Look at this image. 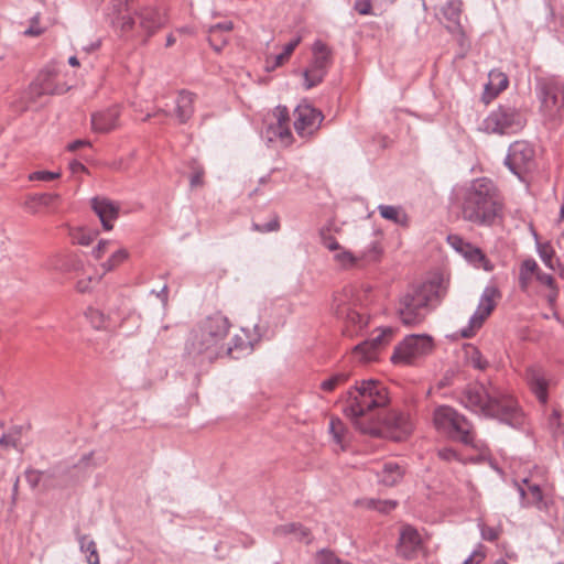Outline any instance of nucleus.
<instances>
[{"label":"nucleus","mask_w":564,"mask_h":564,"mask_svg":"<svg viewBox=\"0 0 564 564\" xmlns=\"http://www.w3.org/2000/svg\"><path fill=\"white\" fill-rule=\"evenodd\" d=\"M527 382L538 400L545 404L547 402V380L542 368L530 367L525 372Z\"/></svg>","instance_id":"26"},{"label":"nucleus","mask_w":564,"mask_h":564,"mask_svg":"<svg viewBox=\"0 0 564 564\" xmlns=\"http://www.w3.org/2000/svg\"><path fill=\"white\" fill-rule=\"evenodd\" d=\"M229 327L228 318L221 313L206 317L189 333L185 355L196 364L212 362L224 356L223 340Z\"/></svg>","instance_id":"4"},{"label":"nucleus","mask_w":564,"mask_h":564,"mask_svg":"<svg viewBox=\"0 0 564 564\" xmlns=\"http://www.w3.org/2000/svg\"><path fill=\"white\" fill-rule=\"evenodd\" d=\"M120 109L112 106L91 115V129L97 133H108L118 127Z\"/></svg>","instance_id":"20"},{"label":"nucleus","mask_w":564,"mask_h":564,"mask_svg":"<svg viewBox=\"0 0 564 564\" xmlns=\"http://www.w3.org/2000/svg\"><path fill=\"white\" fill-rule=\"evenodd\" d=\"M437 456L445 462L458 460V454L451 447H444L437 451Z\"/></svg>","instance_id":"55"},{"label":"nucleus","mask_w":564,"mask_h":564,"mask_svg":"<svg viewBox=\"0 0 564 564\" xmlns=\"http://www.w3.org/2000/svg\"><path fill=\"white\" fill-rule=\"evenodd\" d=\"M57 75L58 70L54 64L46 65L30 84V94L37 98L43 95H62L68 91L70 89L69 86L55 82Z\"/></svg>","instance_id":"13"},{"label":"nucleus","mask_w":564,"mask_h":564,"mask_svg":"<svg viewBox=\"0 0 564 564\" xmlns=\"http://www.w3.org/2000/svg\"><path fill=\"white\" fill-rule=\"evenodd\" d=\"M129 257V252L124 248L117 249L111 253L108 260L101 263V268L104 272H109L115 270L121 263H123Z\"/></svg>","instance_id":"39"},{"label":"nucleus","mask_w":564,"mask_h":564,"mask_svg":"<svg viewBox=\"0 0 564 564\" xmlns=\"http://www.w3.org/2000/svg\"><path fill=\"white\" fill-rule=\"evenodd\" d=\"M560 417V412L554 409L549 417V425L554 434V437L561 441L564 447V423L561 422Z\"/></svg>","instance_id":"41"},{"label":"nucleus","mask_w":564,"mask_h":564,"mask_svg":"<svg viewBox=\"0 0 564 564\" xmlns=\"http://www.w3.org/2000/svg\"><path fill=\"white\" fill-rule=\"evenodd\" d=\"M78 541L82 552L87 554V562L89 564H99L100 560L97 552L96 543L93 540H90L87 535H80Z\"/></svg>","instance_id":"36"},{"label":"nucleus","mask_w":564,"mask_h":564,"mask_svg":"<svg viewBox=\"0 0 564 564\" xmlns=\"http://www.w3.org/2000/svg\"><path fill=\"white\" fill-rule=\"evenodd\" d=\"M480 533L484 540L490 542H494L499 538V531L492 527L481 525Z\"/></svg>","instance_id":"54"},{"label":"nucleus","mask_w":564,"mask_h":564,"mask_svg":"<svg viewBox=\"0 0 564 564\" xmlns=\"http://www.w3.org/2000/svg\"><path fill=\"white\" fill-rule=\"evenodd\" d=\"M194 99H195L194 94L186 91V90L180 91L178 97L176 99V110H175L176 118L178 119L180 123L187 122L191 119V117L193 116Z\"/></svg>","instance_id":"28"},{"label":"nucleus","mask_w":564,"mask_h":564,"mask_svg":"<svg viewBox=\"0 0 564 564\" xmlns=\"http://www.w3.org/2000/svg\"><path fill=\"white\" fill-rule=\"evenodd\" d=\"M273 534L275 536H288L291 535L297 541H303L308 543L311 541L310 539V531L301 525L300 523H285L281 524L274 528Z\"/></svg>","instance_id":"31"},{"label":"nucleus","mask_w":564,"mask_h":564,"mask_svg":"<svg viewBox=\"0 0 564 564\" xmlns=\"http://www.w3.org/2000/svg\"><path fill=\"white\" fill-rule=\"evenodd\" d=\"M354 9L361 15L373 14L371 0H356L354 3Z\"/></svg>","instance_id":"51"},{"label":"nucleus","mask_w":564,"mask_h":564,"mask_svg":"<svg viewBox=\"0 0 564 564\" xmlns=\"http://www.w3.org/2000/svg\"><path fill=\"white\" fill-rule=\"evenodd\" d=\"M490 82L486 85V94H490L491 98L496 97L500 91L508 87V77L502 73H490Z\"/></svg>","instance_id":"35"},{"label":"nucleus","mask_w":564,"mask_h":564,"mask_svg":"<svg viewBox=\"0 0 564 564\" xmlns=\"http://www.w3.org/2000/svg\"><path fill=\"white\" fill-rule=\"evenodd\" d=\"M58 199H59V195L56 193L39 194V195H34L30 198V200L28 202V206H29V208H32L33 203H36L42 206H50Z\"/></svg>","instance_id":"45"},{"label":"nucleus","mask_w":564,"mask_h":564,"mask_svg":"<svg viewBox=\"0 0 564 564\" xmlns=\"http://www.w3.org/2000/svg\"><path fill=\"white\" fill-rule=\"evenodd\" d=\"M466 359L467 364L477 370L484 371L489 366L488 360L484 358L479 349L473 346L466 349Z\"/></svg>","instance_id":"37"},{"label":"nucleus","mask_w":564,"mask_h":564,"mask_svg":"<svg viewBox=\"0 0 564 564\" xmlns=\"http://www.w3.org/2000/svg\"><path fill=\"white\" fill-rule=\"evenodd\" d=\"M459 402L474 413L497 419L511 426L522 423L523 413L516 399L491 381L468 384L462 391Z\"/></svg>","instance_id":"2"},{"label":"nucleus","mask_w":564,"mask_h":564,"mask_svg":"<svg viewBox=\"0 0 564 564\" xmlns=\"http://www.w3.org/2000/svg\"><path fill=\"white\" fill-rule=\"evenodd\" d=\"M449 438L473 446L475 434L471 423L460 413L454 420V424L445 433Z\"/></svg>","instance_id":"24"},{"label":"nucleus","mask_w":564,"mask_h":564,"mask_svg":"<svg viewBox=\"0 0 564 564\" xmlns=\"http://www.w3.org/2000/svg\"><path fill=\"white\" fill-rule=\"evenodd\" d=\"M499 295V291L496 286H486L477 310L469 318V325L466 328H463L460 332L462 337L470 338L474 336L476 329L480 328L485 319L491 314L496 304L495 297Z\"/></svg>","instance_id":"14"},{"label":"nucleus","mask_w":564,"mask_h":564,"mask_svg":"<svg viewBox=\"0 0 564 564\" xmlns=\"http://www.w3.org/2000/svg\"><path fill=\"white\" fill-rule=\"evenodd\" d=\"M536 252L546 268L555 271V264L560 261L555 256V250L550 241L541 242L538 239V234L534 232Z\"/></svg>","instance_id":"32"},{"label":"nucleus","mask_w":564,"mask_h":564,"mask_svg":"<svg viewBox=\"0 0 564 564\" xmlns=\"http://www.w3.org/2000/svg\"><path fill=\"white\" fill-rule=\"evenodd\" d=\"M527 123L525 112L516 100H506L490 111L482 122L484 131L511 134L521 131Z\"/></svg>","instance_id":"7"},{"label":"nucleus","mask_w":564,"mask_h":564,"mask_svg":"<svg viewBox=\"0 0 564 564\" xmlns=\"http://www.w3.org/2000/svg\"><path fill=\"white\" fill-rule=\"evenodd\" d=\"M39 21H40V13H36L34 17H32L31 25L29 29H26L24 31V34L29 35V36L41 35L44 32V30L41 26H39Z\"/></svg>","instance_id":"52"},{"label":"nucleus","mask_w":564,"mask_h":564,"mask_svg":"<svg viewBox=\"0 0 564 564\" xmlns=\"http://www.w3.org/2000/svg\"><path fill=\"white\" fill-rule=\"evenodd\" d=\"M74 239L77 241V243L82 246H88L93 241V237L89 234L79 231L74 236Z\"/></svg>","instance_id":"62"},{"label":"nucleus","mask_w":564,"mask_h":564,"mask_svg":"<svg viewBox=\"0 0 564 564\" xmlns=\"http://www.w3.org/2000/svg\"><path fill=\"white\" fill-rule=\"evenodd\" d=\"M375 422L379 423L381 432L378 434H372L373 436H379L387 433L391 438L400 442L412 432V423L410 417L403 412L390 411L383 419L377 416Z\"/></svg>","instance_id":"15"},{"label":"nucleus","mask_w":564,"mask_h":564,"mask_svg":"<svg viewBox=\"0 0 564 564\" xmlns=\"http://www.w3.org/2000/svg\"><path fill=\"white\" fill-rule=\"evenodd\" d=\"M536 94L542 109L551 117L556 115L564 105V85L556 77L539 78Z\"/></svg>","instance_id":"11"},{"label":"nucleus","mask_w":564,"mask_h":564,"mask_svg":"<svg viewBox=\"0 0 564 564\" xmlns=\"http://www.w3.org/2000/svg\"><path fill=\"white\" fill-rule=\"evenodd\" d=\"M449 438L473 446L475 434L471 423L460 413L454 420V424L445 433Z\"/></svg>","instance_id":"25"},{"label":"nucleus","mask_w":564,"mask_h":564,"mask_svg":"<svg viewBox=\"0 0 564 564\" xmlns=\"http://www.w3.org/2000/svg\"><path fill=\"white\" fill-rule=\"evenodd\" d=\"M334 259L344 269L357 267L360 262V256H355L350 251L341 248L334 254Z\"/></svg>","instance_id":"40"},{"label":"nucleus","mask_w":564,"mask_h":564,"mask_svg":"<svg viewBox=\"0 0 564 564\" xmlns=\"http://www.w3.org/2000/svg\"><path fill=\"white\" fill-rule=\"evenodd\" d=\"M330 308L344 322L343 333L348 337L359 335L368 325V317L359 308V299L351 286L334 294Z\"/></svg>","instance_id":"6"},{"label":"nucleus","mask_w":564,"mask_h":564,"mask_svg":"<svg viewBox=\"0 0 564 564\" xmlns=\"http://www.w3.org/2000/svg\"><path fill=\"white\" fill-rule=\"evenodd\" d=\"M347 405L344 408L354 425L364 434H378L381 427L375 422L371 412L387 405L389 399L386 387L378 380H362L346 393Z\"/></svg>","instance_id":"3"},{"label":"nucleus","mask_w":564,"mask_h":564,"mask_svg":"<svg viewBox=\"0 0 564 564\" xmlns=\"http://www.w3.org/2000/svg\"><path fill=\"white\" fill-rule=\"evenodd\" d=\"M349 375L346 372H338L324 380L321 383V389L327 392L335 390L338 386L344 384L348 380Z\"/></svg>","instance_id":"42"},{"label":"nucleus","mask_w":564,"mask_h":564,"mask_svg":"<svg viewBox=\"0 0 564 564\" xmlns=\"http://www.w3.org/2000/svg\"><path fill=\"white\" fill-rule=\"evenodd\" d=\"M444 295L445 289L440 279L413 288L400 301L398 313L402 323L408 326L420 324L425 318L429 305Z\"/></svg>","instance_id":"5"},{"label":"nucleus","mask_w":564,"mask_h":564,"mask_svg":"<svg viewBox=\"0 0 564 564\" xmlns=\"http://www.w3.org/2000/svg\"><path fill=\"white\" fill-rule=\"evenodd\" d=\"M329 430H330V433L334 435V438L337 443H340L343 437H341V432H343V424L339 420H332L330 421V424H329Z\"/></svg>","instance_id":"56"},{"label":"nucleus","mask_w":564,"mask_h":564,"mask_svg":"<svg viewBox=\"0 0 564 564\" xmlns=\"http://www.w3.org/2000/svg\"><path fill=\"white\" fill-rule=\"evenodd\" d=\"M203 177H204V170L203 169H196L193 174L191 175V186H202L203 185Z\"/></svg>","instance_id":"59"},{"label":"nucleus","mask_w":564,"mask_h":564,"mask_svg":"<svg viewBox=\"0 0 564 564\" xmlns=\"http://www.w3.org/2000/svg\"><path fill=\"white\" fill-rule=\"evenodd\" d=\"M442 13L444 18L453 24V28L460 26V13H462V1L460 0H449L442 8Z\"/></svg>","instance_id":"34"},{"label":"nucleus","mask_w":564,"mask_h":564,"mask_svg":"<svg viewBox=\"0 0 564 564\" xmlns=\"http://www.w3.org/2000/svg\"><path fill=\"white\" fill-rule=\"evenodd\" d=\"M462 219L480 227H491L503 218L505 198L489 177H477L456 193Z\"/></svg>","instance_id":"1"},{"label":"nucleus","mask_w":564,"mask_h":564,"mask_svg":"<svg viewBox=\"0 0 564 564\" xmlns=\"http://www.w3.org/2000/svg\"><path fill=\"white\" fill-rule=\"evenodd\" d=\"M252 229L254 231H258V232H261V234L278 231L280 229L279 216L276 214H274L272 216L271 220L265 223V224H263V225L253 223L252 224Z\"/></svg>","instance_id":"46"},{"label":"nucleus","mask_w":564,"mask_h":564,"mask_svg":"<svg viewBox=\"0 0 564 564\" xmlns=\"http://www.w3.org/2000/svg\"><path fill=\"white\" fill-rule=\"evenodd\" d=\"M316 564H351L336 556L333 552L323 550L317 554Z\"/></svg>","instance_id":"49"},{"label":"nucleus","mask_w":564,"mask_h":564,"mask_svg":"<svg viewBox=\"0 0 564 564\" xmlns=\"http://www.w3.org/2000/svg\"><path fill=\"white\" fill-rule=\"evenodd\" d=\"M42 473L35 469H28L25 471L26 482L32 489L36 488L41 481Z\"/></svg>","instance_id":"53"},{"label":"nucleus","mask_w":564,"mask_h":564,"mask_svg":"<svg viewBox=\"0 0 564 564\" xmlns=\"http://www.w3.org/2000/svg\"><path fill=\"white\" fill-rule=\"evenodd\" d=\"M397 501L394 500H379V499H370L367 502V507L373 510H378L382 513H388L392 511L397 507Z\"/></svg>","instance_id":"44"},{"label":"nucleus","mask_w":564,"mask_h":564,"mask_svg":"<svg viewBox=\"0 0 564 564\" xmlns=\"http://www.w3.org/2000/svg\"><path fill=\"white\" fill-rule=\"evenodd\" d=\"M406 466L397 460H387L382 464L381 469L377 471L379 482L393 487L400 484L405 475Z\"/></svg>","instance_id":"23"},{"label":"nucleus","mask_w":564,"mask_h":564,"mask_svg":"<svg viewBox=\"0 0 564 564\" xmlns=\"http://www.w3.org/2000/svg\"><path fill=\"white\" fill-rule=\"evenodd\" d=\"M121 29L123 31H128V30H131L134 25V19L128 14H123L121 15Z\"/></svg>","instance_id":"64"},{"label":"nucleus","mask_w":564,"mask_h":564,"mask_svg":"<svg viewBox=\"0 0 564 564\" xmlns=\"http://www.w3.org/2000/svg\"><path fill=\"white\" fill-rule=\"evenodd\" d=\"M232 28H234L232 22L226 21V22H220V23H217V24L210 26V32H216V31L229 32L232 30Z\"/></svg>","instance_id":"63"},{"label":"nucleus","mask_w":564,"mask_h":564,"mask_svg":"<svg viewBox=\"0 0 564 564\" xmlns=\"http://www.w3.org/2000/svg\"><path fill=\"white\" fill-rule=\"evenodd\" d=\"M300 42H301V37L300 36L295 37L291 42H289L284 46L283 52L275 56L274 65L275 66L282 65L291 56V54L293 53L295 47L300 44Z\"/></svg>","instance_id":"48"},{"label":"nucleus","mask_w":564,"mask_h":564,"mask_svg":"<svg viewBox=\"0 0 564 564\" xmlns=\"http://www.w3.org/2000/svg\"><path fill=\"white\" fill-rule=\"evenodd\" d=\"M91 208L99 217L105 230H111L112 221L119 216V206L107 197L96 196L90 200Z\"/></svg>","instance_id":"19"},{"label":"nucleus","mask_w":564,"mask_h":564,"mask_svg":"<svg viewBox=\"0 0 564 564\" xmlns=\"http://www.w3.org/2000/svg\"><path fill=\"white\" fill-rule=\"evenodd\" d=\"M533 276L540 284L545 285L550 291H553L554 297L558 296V288L555 279L551 274L543 272L534 259L528 258L521 262L519 268L518 281L522 291H527L529 289Z\"/></svg>","instance_id":"16"},{"label":"nucleus","mask_w":564,"mask_h":564,"mask_svg":"<svg viewBox=\"0 0 564 564\" xmlns=\"http://www.w3.org/2000/svg\"><path fill=\"white\" fill-rule=\"evenodd\" d=\"M485 558V554L478 551H474L463 564H479Z\"/></svg>","instance_id":"61"},{"label":"nucleus","mask_w":564,"mask_h":564,"mask_svg":"<svg viewBox=\"0 0 564 564\" xmlns=\"http://www.w3.org/2000/svg\"><path fill=\"white\" fill-rule=\"evenodd\" d=\"M423 549L420 532L412 525H403L400 531L398 553L404 558L414 557Z\"/></svg>","instance_id":"18"},{"label":"nucleus","mask_w":564,"mask_h":564,"mask_svg":"<svg viewBox=\"0 0 564 564\" xmlns=\"http://www.w3.org/2000/svg\"><path fill=\"white\" fill-rule=\"evenodd\" d=\"M330 64V48L322 41H316L313 45V59L303 72L305 88L311 89L322 83Z\"/></svg>","instance_id":"12"},{"label":"nucleus","mask_w":564,"mask_h":564,"mask_svg":"<svg viewBox=\"0 0 564 564\" xmlns=\"http://www.w3.org/2000/svg\"><path fill=\"white\" fill-rule=\"evenodd\" d=\"M382 249L377 241L371 242L360 254V261L370 263L380 259Z\"/></svg>","instance_id":"43"},{"label":"nucleus","mask_w":564,"mask_h":564,"mask_svg":"<svg viewBox=\"0 0 564 564\" xmlns=\"http://www.w3.org/2000/svg\"><path fill=\"white\" fill-rule=\"evenodd\" d=\"M380 216L384 219L391 220L397 225L406 227L409 218L401 207L391 205H380L378 207Z\"/></svg>","instance_id":"33"},{"label":"nucleus","mask_w":564,"mask_h":564,"mask_svg":"<svg viewBox=\"0 0 564 564\" xmlns=\"http://www.w3.org/2000/svg\"><path fill=\"white\" fill-rule=\"evenodd\" d=\"M323 245L330 251H338L340 250V246L337 242V240L332 236H323Z\"/></svg>","instance_id":"60"},{"label":"nucleus","mask_w":564,"mask_h":564,"mask_svg":"<svg viewBox=\"0 0 564 564\" xmlns=\"http://www.w3.org/2000/svg\"><path fill=\"white\" fill-rule=\"evenodd\" d=\"M85 315L94 328L100 329L106 326V317L102 312L96 308H88Z\"/></svg>","instance_id":"47"},{"label":"nucleus","mask_w":564,"mask_h":564,"mask_svg":"<svg viewBox=\"0 0 564 564\" xmlns=\"http://www.w3.org/2000/svg\"><path fill=\"white\" fill-rule=\"evenodd\" d=\"M394 334L395 328L391 326L377 328L369 338L354 347L352 355L362 362L376 360L379 352L391 343Z\"/></svg>","instance_id":"10"},{"label":"nucleus","mask_w":564,"mask_h":564,"mask_svg":"<svg viewBox=\"0 0 564 564\" xmlns=\"http://www.w3.org/2000/svg\"><path fill=\"white\" fill-rule=\"evenodd\" d=\"M508 169L521 181L535 165V151L531 143L524 140L514 141L508 149L505 160Z\"/></svg>","instance_id":"9"},{"label":"nucleus","mask_w":564,"mask_h":564,"mask_svg":"<svg viewBox=\"0 0 564 564\" xmlns=\"http://www.w3.org/2000/svg\"><path fill=\"white\" fill-rule=\"evenodd\" d=\"M323 113L308 104H301L295 109L294 128L297 134L306 137L318 129Z\"/></svg>","instance_id":"17"},{"label":"nucleus","mask_w":564,"mask_h":564,"mask_svg":"<svg viewBox=\"0 0 564 564\" xmlns=\"http://www.w3.org/2000/svg\"><path fill=\"white\" fill-rule=\"evenodd\" d=\"M242 335H236L232 338L231 344L227 348H224V355H230L232 358L238 359L242 355H247L252 351V339L245 334V329H242Z\"/></svg>","instance_id":"30"},{"label":"nucleus","mask_w":564,"mask_h":564,"mask_svg":"<svg viewBox=\"0 0 564 564\" xmlns=\"http://www.w3.org/2000/svg\"><path fill=\"white\" fill-rule=\"evenodd\" d=\"M432 349L433 341L430 336L410 335L394 348L391 360L394 364L412 365L417 359L429 355Z\"/></svg>","instance_id":"8"},{"label":"nucleus","mask_w":564,"mask_h":564,"mask_svg":"<svg viewBox=\"0 0 564 564\" xmlns=\"http://www.w3.org/2000/svg\"><path fill=\"white\" fill-rule=\"evenodd\" d=\"M448 242L458 252L463 251L465 248H468V242L458 236H448Z\"/></svg>","instance_id":"58"},{"label":"nucleus","mask_w":564,"mask_h":564,"mask_svg":"<svg viewBox=\"0 0 564 564\" xmlns=\"http://www.w3.org/2000/svg\"><path fill=\"white\" fill-rule=\"evenodd\" d=\"M140 26L144 29L149 35L153 34L164 24V17L153 7H141L137 12Z\"/></svg>","instance_id":"27"},{"label":"nucleus","mask_w":564,"mask_h":564,"mask_svg":"<svg viewBox=\"0 0 564 564\" xmlns=\"http://www.w3.org/2000/svg\"><path fill=\"white\" fill-rule=\"evenodd\" d=\"M458 412L448 405H441L435 409L433 415V422L437 431L446 433L447 430L454 424V420L457 419Z\"/></svg>","instance_id":"29"},{"label":"nucleus","mask_w":564,"mask_h":564,"mask_svg":"<svg viewBox=\"0 0 564 564\" xmlns=\"http://www.w3.org/2000/svg\"><path fill=\"white\" fill-rule=\"evenodd\" d=\"M459 253H462L469 262L474 263L475 265L484 264L482 267L485 270H490V268L487 267L488 261L484 252L479 248L470 245L469 242L468 248H465Z\"/></svg>","instance_id":"38"},{"label":"nucleus","mask_w":564,"mask_h":564,"mask_svg":"<svg viewBox=\"0 0 564 564\" xmlns=\"http://www.w3.org/2000/svg\"><path fill=\"white\" fill-rule=\"evenodd\" d=\"M523 485L517 484L521 497L522 507H535L539 510L547 509L543 492L538 484H532L529 479L522 480Z\"/></svg>","instance_id":"21"},{"label":"nucleus","mask_w":564,"mask_h":564,"mask_svg":"<svg viewBox=\"0 0 564 564\" xmlns=\"http://www.w3.org/2000/svg\"><path fill=\"white\" fill-rule=\"evenodd\" d=\"M110 245L109 240H100L91 251L95 259H100L107 252Z\"/></svg>","instance_id":"57"},{"label":"nucleus","mask_w":564,"mask_h":564,"mask_svg":"<svg viewBox=\"0 0 564 564\" xmlns=\"http://www.w3.org/2000/svg\"><path fill=\"white\" fill-rule=\"evenodd\" d=\"M61 176L59 172H51V171H36L30 174V181H43L48 182Z\"/></svg>","instance_id":"50"},{"label":"nucleus","mask_w":564,"mask_h":564,"mask_svg":"<svg viewBox=\"0 0 564 564\" xmlns=\"http://www.w3.org/2000/svg\"><path fill=\"white\" fill-rule=\"evenodd\" d=\"M273 117L275 119V123H271L268 127V133L272 134L269 139L272 140L274 137L280 139L282 142L289 143L292 138V133L289 127L288 108L285 106H278L273 110Z\"/></svg>","instance_id":"22"}]
</instances>
